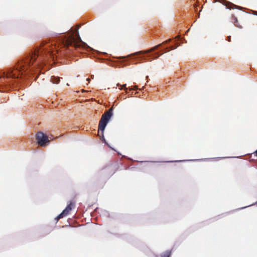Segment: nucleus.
<instances>
[{"label": "nucleus", "mask_w": 257, "mask_h": 257, "mask_svg": "<svg viewBox=\"0 0 257 257\" xmlns=\"http://www.w3.org/2000/svg\"><path fill=\"white\" fill-rule=\"evenodd\" d=\"M142 52L141 51H140V52H138V53H136L133 54H132V55H129V56H128L127 57H131V56H135V55H138V54H142Z\"/></svg>", "instance_id": "nucleus-13"}, {"label": "nucleus", "mask_w": 257, "mask_h": 257, "mask_svg": "<svg viewBox=\"0 0 257 257\" xmlns=\"http://www.w3.org/2000/svg\"><path fill=\"white\" fill-rule=\"evenodd\" d=\"M176 48V47H174V46H171L169 48V49H168V50H167V51H170L171 50H173V49H175V48Z\"/></svg>", "instance_id": "nucleus-14"}, {"label": "nucleus", "mask_w": 257, "mask_h": 257, "mask_svg": "<svg viewBox=\"0 0 257 257\" xmlns=\"http://www.w3.org/2000/svg\"><path fill=\"white\" fill-rule=\"evenodd\" d=\"M117 85L120 86V88H119V89L120 90L124 89L125 90L126 93H127V88L126 87V84H123L122 85H119V84H117Z\"/></svg>", "instance_id": "nucleus-11"}, {"label": "nucleus", "mask_w": 257, "mask_h": 257, "mask_svg": "<svg viewBox=\"0 0 257 257\" xmlns=\"http://www.w3.org/2000/svg\"><path fill=\"white\" fill-rule=\"evenodd\" d=\"M112 111L113 107H111L108 110L105 111L104 114H102L98 124V135L100 137V140H102V142L105 145L108 144L104 138L103 132L106 125L112 116Z\"/></svg>", "instance_id": "nucleus-3"}, {"label": "nucleus", "mask_w": 257, "mask_h": 257, "mask_svg": "<svg viewBox=\"0 0 257 257\" xmlns=\"http://www.w3.org/2000/svg\"><path fill=\"white\" fill-rule=\"evenodd\" d=\"M171 251L167 250L161 255V257H170Z\"/></svg>", "instance_id": "nucleus-10"}, {"label": "nucleus", "mask_w": 257, "mask_h": 257, "mask_svg": "<svg viewBox=\"0 0 257 257\" xmlns=\"http://www.w3.org/2000/svg\"><path fill=\"white\" fill-rule=\"evenodd\" d=\"M231 17L232 18V22L233 23L235 26L239 29H241L242 26L238 24L237 19L233 15H232Z\"/></svg>", "instance_id": "nucleus-7"}, {"label": "nucleus", "mask_w": 257, "mask_h": 257, "mask_svg": "<svg viewBox=\"0 0 257 257\" xmlns=\"http://www.w3.org/2000/svg\"><path fill=\"white\" fill-rule=\"evenodd\" d=\"M90 80V79H89V78H87V79H86V81H87L88 82H89Z\"/></svg>", "instance_id": "nucleus-17"}, {"label": "nucleus", "mask_w": 257, "mask_h": 257, "mask_svg": "<svg viewBox=\"0 0 257 257\" xmlns=\"http://www.w3.org/2000/svg\"><path fill=\"white\" fill-rule=\"evenodd\" d=\"M254 14L257 16V12H255Z\"/></svg>", "instance_id": "nucleus-19"}, {"label": "nucleus", "mask_w": 257, "mask_h": 257, "mask_svg": "<svg viewBox=\"0 0 257 257\" xmlns=\"http://www.w3.org/2000/svg\"><path fill=\"white\" fill-rule=\"evenodd\" d=\"M170 40H170V39H169L168 41H166V42H164L163 43H168V42L170 41Z\"/></svg>", "instance_id": "nucleus-16"}, {"label": "nucleus", "mask_w": 257, "mask_h": 257, "mask_svg": "<svg viewBox=\"0 0 257 257\" xmlns=\"http://www.w3.org/2000/svg\"><path fill=\"white\" fill-rule=\"evenodd\" d=\"M254 153L255 154V155L257 156V150L255 151Z\"/></svg>", "instance_id": "nucleus-18"}, {"label": "nucleus", "mask_w": 257, "mask_h": 257, "mask_svg": "<svg viewBox=\"0 0 257 257\" xmlns=\"http://www.w3.org/2000/svg\"><path fill=\"white\" fill-rule=\"evenodd\" d=\"M43 50L44 49H39L36 50L32 54L28 55L24 60L19 62L17 69L19 70V71H26L31 65L33 64L37 58H39V59L37 65H39V63L44 59Z\"/></svg>", "instance_id": "nucleus-1"}, {"label": "nucleus", "mask_w": 257, "mask_h": 257, "mask_svg": "<svg viewBox=\"0 0 257 257\" xmlns=\"http://www.w3.org/2000/svg\"><path fill=\"white\" fill-rule=\"evenodd\" d=\"M36 138L38 145H45L54 139L52 136L49 137L42 132H39L37 133Z\"/></svg>", "instance_id": "nucleus-4"}, {"label": "nucleus", "mask_w": 257, "mask_h": 257, "mask_svg": "<svg viewBox=\"0 0 257 257\" xmlns=\"http://www.w3.org/2000/svg\"><path fill=\"white\" fill-rule=\"evenodd\" d=\"M161 45V44H159V45H157V46H155V47H154L153 48L151 49V50H148V51H147V52H151V51H154V50H155L157 49V48H158V47H159Z\"/></svg>", "instance_id": "nucleus-12"}, {"label": "nucleus", "mask_w": 257, "mask_h": 257, "mask_svg": "<svg viewBox=\"0 0 257 257\" xmlns=\"http://www.w3.org/2000/svg\"><path fill=\"white\" fill-rule=\"evenodd\" d=\"M74 203L70 202L66 206L65 209L56 217V219L58 220L61 218L67 215L70 211L74 208Z\"/></svg>", "instance_id": "nucleus-5"}, {"label": "nucleus", "mask_w": 257, "mask_h": 257, "mask_svg": "<svg viewBox=\"0 0 257 257\" xmlns=\"http://www.w3.org/2000/svg\"><path fill=\"white\" fill-rule=\"evenodd\" d=\"M137 89V86H134V88H133V89L136 90Z\"/></svg>", "instance_id": "nucleus-15"}, {"label": "nucleus", "mask_w": 257, "mask_h": 257, "mask_svg": "<svg viewBox=\"0 0 257 257\" xmlns=\"http://www.w3.org/2000/svg\"><path fill=\"white\" fill-rule=\"evenodd\" d=\"M4 77H6L7 78L12 77V78H16L17 77L16 74L14 73L13 72H8L6 74L5 73H4Z\"/></svg>", "instance_id": "nucleus-9"}, {"label": "nucleus", "mask_w": 257, "mask_h": 257, "mask_svg": "<svg viewBox=\"0 0 257 257\" xmlns=\"http://www.w3.org/2000/svg\"><path fill=\"white\" fill-rule=\"evenodd\" d=\"M51 81L54 84H58L60 81V78L59 77L52 76L51 78Z\"/></svg>", "instance_id": "nucleus-8"}, {"label": "nucleus", "mask_w": 257, "mask_h": 257, "mask_svg": "<svg viewBox=\"0 0 257 257\" xmlns=\"http://www.w3.org/2000/svg\"><path fill=\"white\" fill-rule=\"evenodd\" d=\"M225 5L226 6V7L227 9H230V10H231L232 9H238L241 10L242 9L241 7L236 6V5H234L233 4L229 3V2L226 3Z\"/></svg>", "instance_id": "nucleus-6"}, {"label": "nucleus", "mask_w": 257, "mask_h": 257, "mask_svg": "<svg viewBox=\"0 0 257 257\" xmlns=\"http://www.w3.org/2000/svg\"><path fill=\"white\" fill-rule=\"evenodd\" d=\"M63 43L67 47L73 46L75 49L80 48L81 46V44L84 46L86 45L85 43L81 41L78 30H76L75 33L72 32V33H69L66 35L63 40Z\"/></svg>", "instance_id": "nucleus-2"}]
</instances>
